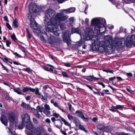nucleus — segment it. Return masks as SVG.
Here are the masks:
<instances>
[{
	"instance_id": "obj_16",
	"label": "nucleus",
	"mask_w": 135,
	"mask_h": 135,
	"mask_svg": "<svg viewBox=\"0 0 135 135\" xmlns=\"http://www.w3.org/2000/svg\"><path fill=\"white\" fill-rule=\"evenodd\" d=\"M1 120L2 123L5 126H7V117L3 115H2L1 118Z\"/></svg>"
},
{
	"instance_id": "obj_39",
	"label": "nucleus",
	"mask_w": 135,
	"mask_h": 135,
	"mask_svg": "<svg viewBox=\"0 0 135 135\" xmlns=\"http://www.w3.org/2000/svg\"><path fill=\"white\" fill-rule=\"evenodd\" d=\"M59 26L60 28L62 30H64L65 28V25L64 24H61L59 25Z\"/></svg>"
},
{
	"instance_id": "obj_8",
	"label": "nucleus",
	"mask_w": 135,
	"mask_h": 135,
	"mask_svg": "<svg viewBox=\"0 0 135 135\" xmlns=\"http://www.w3.org/2000/svg\"><path fill=\"white\" fill-rule=\"evenodd\" d=\"M126 44L127 47H130L132 45H135V35L127 37L126 40Z\"/></svg>"
},
{
	"instance_id": "obj_27",
	"label": "nucleus",
	"mask_w": 135,
	"mask_h": 135,
	"mask_svg": "<svg viewBox=\"0 0 135 135\" xmlns=\"http://www.w3.org/2000/svg\"><path fill=\"white\" fill-rule=\"evenodd\" d=\"M75 21V19L74 17H70L68 21V23L70 24L73 23Z\"/></svg>"
},
{
	"instance_id": "obj_38",
	"label": "nucleus",
	"mask_w": 135,
	"mask_h": 135,
	"mask_svg": "<svg viewBox=\"0 0 135 135\" xmlns=\"http://www.w3.org/2000/svg\"><path fill=\"white\" fill-rule=\"evenodd\" d=\"M62 74L64 77L69 78V77L68 75L65 72H63L62 73Z\"/></svg>"
},
{
	"instance_id": "obj_50",
	"label": "nucleus",
	"mask_w": 135,
	"mask_h": 135,
	"mask_svg": "<svg viewBox=\"0 0 135 135\" xmlns=\"http://www.w3.org/2000/svg\"><path fill=\"white\" fill-rule=\"evenodd\" d=\"M64 65L65 66L68 67H69L71 66L70 64L69 63H64Z\"/></svg>"
},
{
	"instance_id": "obj_3",
	"label": "nucleus",
	"mask_w": 135,
	"mask_h": 135,
	"mask_svg": "<svg viewBox=\"0 0 135 135\" xmlns=\"http://www.w3.org/2000/svg\"><path fill=\"white\" fill-rule=\"evenodd\" d=\"M46 31L48 32H52L55 35L58 36L59 33L57 31L58 25L52 24L51 22H47L45 23Z\"/></svg>"
},
{
	"instance_id": "obj_45",
	"label": "nucleus",
	"mask_w": 135,
	"mask_h": 135,
	"mask_svg": "<svg viewBox=\"0 0 135 135\" xmlns=\"http://www.w3.org/2000/svg\"><path fill=\"white\" fill-rule=\"evenodd\" d=\"M6 45L7 47L9 46V45L11 44V42L9 40H7L6 41Z\"/></svg>"
},
{
	"instance_id": "obj_33",
	"label": "nucleus",
	"mask_w": 135,
	"mask_h": 135,
	"mask_svg": "<svg viewBox=\"0 0 135 135\" xmlns=\"http://www.w3.org/2000/svg\"><path fill=\"white\" fill-rule=\"evenodd\" d=\"M45 109L46 111H50L49 110L50 109V108L49 105L47 104H46L44 105Z\"/></svg>"
},
{
	"instance_id": "obj_40",
	"label": "nucleus",
	"mask_w": 135,
	"mask_h": 135,
	"mask_svg": "<svg viewBox=\"0 0 135 135\" xmlns=\"http://www.w3.org/2000/svg\"><path fill=\"white\" fill-rule=\"evenodd\" d=\"M24 126L25 123L22 122L21 125H20L18 126V128L19 129H22L23 128Z\"/></svg>"
},
{
	"instance_id": "obj_35",
	"label": "nucleus",
	"mask_w": 135,
	"mask_h": 135,
	"mask_svg": "<svg viewBox=\"0 0 135 135\" xmlns=\"http://www.w3.org/2000/svg\"><path fill=\"white\" fill-rule=\"evenodd\" d=\"M68 117L70 120H74V119L75 117H73L70 114H69L67 115Z\"/></svg>"
},
{
	"instance_id": "obj_49",
	"label": "nucleus",
	"mask_w": 135,
	"mask_h": 135,
	"mask_svg": "<svg viewBox=\"0 0 135 135\" xmlns=\"http://www.w3.org/2000/svg\"><path fill=\"white\" fill-rule=\"evenodd\" d=\"M42 67L43 69L44 70L46 71H50V70L49 69H48L47 67H46L45 66H42Z\"/></svg>"
},
{
	"instance_id": "obj_37",
	"label": "nucleus",
	"mask_w": 135,
	"mask_h": 135,
	"mask_svg": "<svg viewBox=\"0 0 135 135\" xmlns=\"http://www.w3.org/2000/svg\"><path fill=\"white\" fill-rule=\"evenodd\" d=\"M89 21V19L88 18H86L85 19V22L83 20L82 21V23L83 24H85L87 25Z\"/></svg>"
},
{
	"instance_id": "obj_7",
	"label": "nucleus",
	"mask_w": 135,
	"mask_h": 135,
	"mask_svg": "<svg viewBox=\"0 0 135 135\" xmlns=\"http://www.w3.org/2000/svg\"><path fill=\"white\" fill-rule=\"evenodd\" d=\"M27 123L26 134L27 135H33L34 132L36 130V129L33 127L32 124L30 122Z\"/></svg>"
},
{
	"instance_id": "obj_12",
	"label": "nucleus",
	"mask_w": 135,
	"mask_h": 135,
	"mask_svg": "<svg viewBox=\"0 0 135 135\" xmlns=\"http://www.w3.org/2000/svg\"><path fill=\"white\" fill-rule=\"evenodd\" d=\"M22 122L25 123H29L30 121V117L27 114H24L22 115Z\"/></svg>"
},
{
	"instance_id": "obj_19",
	"label": "nucleus",
	"mask_w": 135,
	"mask_h": 135,
	"mask_svg": "<svg viewBox=\"0 0 135 135\" xmlns=\"http://www.w3.org/2000/svg\"><path fill=\"white\" fill-rule=\"evenodd\" d=\"M71 32L72 33H78L80 36L81 37V32L80 29L78 28H72L71 30Z\"/></svg>"
},
{
	"instance_id": "obj_48",
	"label": "nucleus",
	"mask_w": 135,
	"mask_h": 135,
	"mask_svg": "<svg viewBox=\"0 0 135 135\" xmlns=\"http://www.w3.org/2000/svg\"><path fill=\"white\" fill-rule=\"evenodd\" d=\"M13 54L15 55L16 56H18L19 57L21 58L22 57L21 56V55L19 54H18L17 52H14Z\"/></svg>"
},
{
	"instance_id": "obj_32",
	"label": "nucleus",
	"mask_w": 135,
	"mask_h": 135,
	"mask_svg": "<svg viewBox=\"0 0 135 135\" xmlns=\"http://www.w3.org/2000/svg\"><path fill=\"white\" fill-rule=\"evenodd\" d=\"M84 43V41L82 39H81L80 41H78L77 44L79 46H81V45Z\"/></svg>"
},
{
	"instance_id": "obj_51",
	"label": "nucleus",
	"mask_w": 135,
	"mask_h": 135,
	"mask_svg": "<svg viewBox=\"0 0 135 135\" xmlns=\"http://www.w3.org/2000/svg\"><path fill=\"white\" fill-rule=\"evenodd\" d=\"M35 92V94H36L38 95V94L40 93L39 92V91L38 89L37 88H36V91Z\"/></svg>"
},
{
	"instance_id": "obj_15",
	"label": "nucleus",
	"mask_w": 135,
	"mask_h": 135,
	"mask_svg": "<svg viewBox=\"0 0 135 135\" xmlns=\"http://www.w3.org/2000/svg\"><path fill=\"white\" fill-rule=\"evenodd\" d=\"M75 10V8L74 7H71L66 9L62 10V11L65 12L66 14H68L70 13L74 12Z\"/></svg>"
},
{
	"instance_id": "obj_25",
	"label": "nucleus",
	"mask_w": 135,
	"mask_h": 135,
	"mask_svg": "<svg viewBox=\"0 0 135 135\" xmlns=\"http://www.w3.org/2000/svg\"><path fill=\"white\" fill-rule=\"evenodd\" d=\"M73 122L77 126H78L81 124V122L79 119L76 117L74 119Z\"/></svg>"
},
{
	"instance_id": "obj_6",
	"label": "nucleus",
	"mask_w": 135,
	"mask_h": 135,
	"mask_svg": "<svg viewBox=\"0 0 135 135\" xmlns=\"http://www.w3.org/2000/svg\"><path fill=\"white\" fill-rule=\"evenodd\" d=\"M93 34V30L90 28H88L85 29L83 36L85 40H88L91 39Z\"/></svg>"
},
{
	"instance_id": "obj_57",
	"label": "nucleus",
	"mask_w": 135,
	"mask_h": 135,
	"mask_svg": "<svg viewBox=\"0 0 135 135\" xmlns=\"http://www.w3.org/2000/svg\"><path fill=\"white\" fill-rule=\"evenodd\" d=\"M118 135H126V134H125L124 132H119L117 133Z\"/></svg>"
},
{
	"instance_id": "obj_44",
	"label": "nucleus",
	"mask_w": 135,
	"mask_h": 135,
	"mask_svg": "<svg viewBox=\"0 0 135 135\" xmlns=\"http://www.w3.org/2000/svg\"><path fill=\"white\" fill-rule=\"evenodd\" d=\"M24 70L27 72H31L32 71V70L30 68H26L24 69Z\"/></svg>"
},
{
	"instance_id": "obj_9",
	"label": "nucleus",
	"mask_w": 135,
	"mask_h": 135,
	"mask_svg": "<svg viewBox=\"0 0 135 135\" xmlns=\"http://www.w3.org/2000/svg\"><path fill=\"white\" fill-rule=\"evenodd\" d=\"M28 18L30 20V25L31 27L33 29H35L37 26V24L36 22L34 19L32 18L30 14L28 15Z\"/></svg>"
},
{
	"instance_id": "obj_4",
	"label": "nucleus",
	"mask_w": 135,
	"mask_h": 135,
	"mask_svg": "<svg viewBox=\"0 0 135 135\" xmlns=\"http://www.w3.org/2000/svg\"><path fill=\"white\" fill-rule=\"evenodd\" d=\"M68 18V16L65 15L62 12L58 13L54 17V21H52V19H51L50 21L48 22H51L52 24L58 25V23L60 21L64 20Z\"/></svg>"
},
{
	"instance_id": "obj_47",
	"label": "nucleus",
	"mask_w": 135,
	"mask_h": 135,
	"mask_svg": "<svg viewBox=\"0 0 135 135\" xmlns=\"http://www.w3.org/2000/svg\"><path fill=\"white\" fill-rule=\"evenodd\" d=\"M6 26L8 28L9 30H11L12 29V27L8 23H6Z\"/></svg>"
},
{
	"instance_id": "obj_13",
	"label": "nucleus",
	"mask_w": 135,
	"mask_h": 135,
	"mask_svg": "<svg viewBox=\"0 0 135 135\" xmlns=\"http://www.w3.org/2000/svg\"><path fill=\"white\" fill-rule=\"evenodd\" d=\"M76 113L77 114V116L78 117L80 118L84 122H86L88 121V119L84 117V115L81 111L77 110L76 112Z\"/></svg>"
},
{
	"instance_id": "obj_54",
	"label": "nucleus",
	"mask_w": 135,
	"mask_h": 135,
	"mask_svg": "<svg viewBox=\"0 0 135 135\" xmlns=\"http://www.w3.org/2000/svg\"><path fill=\"white\" fill-rule=\"evenodd\" d=\"M108 27L109 29H112L114 28V26L113 25H108Z\"/></svg>"
},
{
	"instance_id": "obj_17",
	"label": "nucleus",
	"mask_w": 135,
	"mask_h": 135,
	"mask_svg": "<svg viewBox=\"0 0 135 135\" xmlns=\"http://www.w3.org/2000/svg\"><path fill=\"white\" fill-rule=\"evenodd\" d=\"M37 27L35 29H33V31L34 32L36 36H38L40 33H42L44 34H46V32L45 31H41L40 30H39L37 28Z\"/></svg>"
},
{
	"instance_id": "obj_42",
	"label": "nucleus",
	"mask_w": 135,
	"mask_h": 135,
	"mask_svg": "<svg viewBox=\"0 0 135 135\" xmlns=\"http://www.w3.org/2000/svg\"><path fill=\"white\" fill-rule=\"evenodd\" d=\"M52 116H54L56 118H57L59 117V114L56 113H54V112L53 114L52 115Z\"/></svg>"
},
{
	"instance_id": "obj_62",
	"label": "nucleus",
	"mask_w": 135,
	"mask_h": 135,
	"mask_svg": "<svg viewBox=\"0 0 135 135\" xmlns=\"http://www.w3.org/2000/svg\"><path fill=\"white\" fill-rule=\"evenodd\" d=\"M128 76L131 77L132 76V74L131 73H128L126 74Z\"/></svg>"
},
{
	"instance_id": "obj_10",
	"label": "nucleus",
	"mask_w": 135,
	"mask_h": 135,
	"mask_svg": "<svg viewBox=\"0 0 135 135\" xmlns=\"http://www.w3.org/2000/svg\"><path fill=\"white\" fill-rule=\"evenodd\" d=\"M125 44V40L123 38L118 39L116 40V46L118 47L121 48Z\"/></svg>"
},
{
	"instance_id": "obj_23",
	"label": "nucleus",
	"mask_w": 135,
	"mask_h": 135,
	"mask_svg": "<svg viewBox=\"0 0 135 135\" xmlns=\"http://www.w3.org/2000/svg\"><path fill=\"white\" fill-rule=\"evenodd\" d=\"M60 117L65 125L69 127H71V124L67 122L65 119L61 116H60Z\"/></svg>"
},
{
	"instance_id": "obj_1",
	"label": "nucleus",
	"mask_w": 135,
	"mask_h": 135,
	"mask_svg": "<svg viewBox=\"0 0 135 135\" xmlns=\"http://www.w3.org/2000/svg\"><path fill=\"white\" fill-rule=\"evenodd\" d=\"M112 40L111 36L109 35L105 36L104 37V41H99L98 40H95L93 42V47L95 50L102 49L107 52L110 54L112 52L110 46Z\"/></svg>"
},
{
	"instance_id": "obj_2",
	"label": "nucleus",
	"mask_w": 135,
	"mask_h": 135,
	"mask_svg": "<svg viewBox=\"0 0 135 135\" xmlns=\"http://www.w3.org/2000/svg\"><path fill=\"white\" fill-rule=\"evenodd\" d=\"M101 21L104 24L106 23V21L104 19L101 18H93L91 22V25L95 26V31L99 34L100 32L102 33L105 30V27L104 25L101 23Z\"/></svg>"
},
{
	"instance_id": "obj_20",
	"label": "nucleus",
	"mask_w": 135,
	"mask_h": 135,
	"mask_svg": "<svg viewBox=\"0 0 135 135\" xmlns=\"http://www.w3.org/2000/svg\"><path fill=\"white\" fill-rule=\"evenodd\" d=\"M21 105L24 108L26 109H29L30 107V105L28 104H26L24 102H23L22 104H21Z\"/></svg>"
},
{
	"instance_id": "obj_53",
	"label": "nucleus",
	"mask_w": 135,
	"mask_h": 135,
	"mask_svg": "<svg viewBox=\"0 0 135 135\" xmlns=\"http://www.w3.org/2000/svg\"><path fill=\"white\" fill-rule=\"evenodd\" d=\"M54 124L55 125L56 127L58 128L59 129H60L61 128V126H59L57 124L56 125V122L54 123Z\"/></svg>"
},
{
	"instance_id": "obj_34",
	"label": "nucleus",
	"mask_w": 135,
	"mask_h": 135,
	"mask_svg": "<svg viewBox=\"0 0 135 135\" xmlns=\"http://www.w3.org/2000/svg\"><path fill=\"white\" fill-rule=\"evenodd\" d=\"M30 87H24L22 90V91L23 92H27L29 90H30Z\"/></svg>"
},
{
	"instance_id": "obj_43",
	"label": "nucleus",
	"mask_w": 135,
	"mask_h": 135,
	"mask_svg": "<svg viewBox=\"0 0 135 135\" xmlns=\"http://www.w3.org/2000/svg\"><path fill=\"white\" fill-rule=\"evenodd\" d=\"M11 37L15 41L16 40V38L15 34L13 33V35L11 36Z\"/></svg>"
},
{
	"instance_id": "obj_41",
	"label": "nucleus",
	"mask_w": 135,
	"mask_h": 135,
	"mask_svg": "<svg viewBox=\"0 0 135 135\" xmlns=\"http://www.w3.org/2000/svg\"><path fill=\"white\" fill-rule=\"evenodd\" d=\"M26 32L27 33V36L29 38H30L31 36L28 29L27 28L26 29Z\"/></svg>"
},
{
	"instance_id": "obj_55",
	"label": "nucleus",
	"mask_w": 135,
	"mask_h": 135,
	"mask_svg": "<svg viewBox=\"0 0 135 135\" xmlns=\"http://www.w3.org/2000/svg\"><path fill=\"white\" fill-rule=\"evenodd\" d=\"M45 122L47 123H50L51 121L50 120L49 118H47L45 120Z\"/></svg>"
},
{
	"instance_id": "obj_5",
	"label": "nucleus",
	"mask_w": 135,
	"mask_h": 135,
	"mask_svg": "<svg viewBox=\"0 0 135 135\" xmlns=\"http://www.w3.org/2000/svg\"><path fill=\"white\" fill-rule=\"evenodd\" d=\"M55 14V12L54 10L51 9L47 10L46 11L45 13V17L44 20V21L46 22L45 23H47L48 21H50L51 19H52V21H54Z\"/></svg>"
},
{
	"instance_id": "obj_21",
	"label": "nucleus",
	"mask_w": 135,
	"mask_h": 135,
	"mask_svg": "<svg viewBox=\"0 0 135 135\" xmlns=\"http://www.w3.org/2000/svg\"><path fill=\"white\" fill-rule=\"evenodd\" d=\"M8 117L9 121L11 122H13L15 120V116L12 114H9Z\"/></svg>"
},
{
	"instance_id": "obj_26",
	"label": "nucleus",
	"mask_w": 135,
	"mask_h": 135,
	"mask_svg": "<svg viewBox=\"0 0 135 135\" xmlns=\"http://www.w3.org/2000/svg\"><path fill=\"white\" fill-rule=\"evenodd\" d=\"M53 105L55 107L58 108L60 110L62 111L63 112H66L64 110L62 109L60 106L58 105L57 103L56 102H55V103Z\"/></svg>"
},
{
	"instance_id": "obj_61",
	"label": "nucleus",
	"mask_w": 135,
	"mask_h": 135,
	"mask_svg": "<svg viewBox=\"0 0 135 135\" xmlns=\"http://www.w3.org/2000/svg\"><path fill=\"white\" fill-rule=\"evenodd\" d=\"M20 49L22 50L24 52H25L24 50V48L23 47H22V46H20Z\"/></svg>"
},
{
	"instance_id": "obj_29",
	"label": "nucleus",
	"mask_w": 135,
	"mask_h": 135,
	"mask_svg": "<svg viewBox=\"0 0 135 135\" xmlns=\"http://www.w3.org/2000/svg\"><path fill=\"white\" fill-rule=\"evenodd\" d=\"M78 126H79V129H80L83 131L86 132H87V131L85 129L83 126L81 125V124H80Z\"/></svg>"
},
{
	"instance_id": "obj_24",
	"label": "nucleus",
	"mask_w": 135,
	"mask_h": 135,
	"mask_svg": "<svg viewBox=\"0 0 135 135\" xmlns=\"http://www.w3.org/2000/svg\"><path fill=\"white\" fill-rule=\"evenodd\" d=\"M11 89L14 90V91L15 92H16L18 94L20 95L22 94V93L21 92V90L20 88H17L16 89L12 88H11Z\"/></svg>"
},
{
	"instance_id": "obj_22",
	"label": "nucleus",
	"mask_w": 135,
	"mask_h": 135,
	"mask_svg": "<svg viewBox=\"0 0 135 135\" xmlns=\"http://www.w3.org/2000/svg\"><path fill=\"white\" fill-rule=\"evenodd\" d=\"M55 40V38L53 36H51L48 39V41L49 44H51L54 42Z\"/></svg>"
},
{
	"instance_id": "obj_31",
	"label": "nucleus",
	"mask_w": 135,
	"mask_h": 135,
	"mask_svg": "<svg viewBox=\"0 0 135 135\" xmlns=\"http://www.w3.org/2000/svg\"><path fill=\"white\" fill-rule=\"evenodd\" d=\"M123 105H117L116 106H113L112 107L115 109H120L123 108Z\"/></svg>"
},
{
	"instance_id": "obj_63",
	"label": "nucleus",
	"mask_w": 135,
	"mask_h": 135,
	"mask_svg": "<svg viewBox=\"0 0 135 135\" xmlns=\"http://www.w3.org/2000/svg\"><path fill=\"white\" fill-rule=\"evenodd\" d=\"M86 86L88 87L91 90H93V89L89 85L87 84L86 85Z\"/></svg>"
},
{
	"instance_id": "obj_59",
	"label": "nucleus",
	"mask_w": 135,
	"mask_h": 135,
	"mask_svg": "<svg viewBox=\"0 0 135 135\" xmlns=\"http://www.w3.org/2000/svg\"><path fill=\"white\" fill-rule=\"evenodd\" d=\"M4 20L7 22H8L9 20L8 18L7 17V16H5L4 18Z\"/></svg>"
},
{
	"instance_id": "obj_60",
	"label": "nucleus",
	"mask_w": 135,
	"mask_h": 135,
	"mask_svg": "<svg viewBox=\"0 0 135 135\" xmlns=\"http://www.w3.org/2000/svg\"><path fill=\"white\" fill-rule=\"evenodd\" d=\"M61 133L64 135H67L66 133V132L64 131L61 130Z\"/></svg>"
},
{
	"instance_id": "obj_46",
	"label": "nucleus",
	"mask_w": 135,
	"mask_h": 135,
	"mask_svg": "<svg viewBox=\"0 0 135 135\" xmlns=\"http://www.w3.org/2000/svg\"><path fill=\"white\" fill-rule=\"evenodd\" d=\"M89 77L91 78L92 79H94V80H99V78H97L96 77H94L92 76H89Z\"/></svg>"
},
{
	"instance_id": "obj_56",
	"label": "nucleus",
	"mask_w": 135,
	"mask_h": 135,
	"mask_svg": "<svg viewBox=\"0 0 135 135\" xmlns=\"http://www.w3.org/2000/svg\"><path fill=\"white\" fill-rule=\"evenodd\" d=\"M97 84H99V85H102L103 88H104L105 87V85H104L103 83H102L99 82L97 83Z\"/></svg>"
},
{
	"instance_id": "obj_11",
	"label": "nucleus",
	"mask_w": 135,
	"mask_h": 135,
	"mask_svg": "<svg viewBox=\"0 0 135 135\" xmlns=\"http://www.w3.org/2000/svg\"><path fill=\"white\" fill-rule=\"evenodd\" d=\"M70 34L69 33V32L67 31L64 32L63 36V39L66 42L68 45H69L70 44V40H69V37L70 36Z\"/></svg>"
},
{
	"instance_id": "obj_36",
	"label": "nucleus",
	"mask_w": 135,
	"mask_h": 135,
	"mask_svg": "<svg viewBox=\"0 0 135 135\" xmlns=\"http://www.w3.org/2000/svg\"><path fill=\"white\" fill-rule=\"evenodd\" d=\"M35 133V135H41V133L40 131L39 130H36L34 132V133Z\"/></svg>"
},
{
	"instance_id": "obj_14",
	"label": "nucleus",
	"mask_w": 135,
	"mask_h": 135,
	"mask_svg": "<svg viewBox=\"0 0 135 135\" xmlns=\"http://www.w3.org/2000/svg\"><path fill=\"white\" fill-rule=\"evenodd\" d=\"M37 6L35 4H31L29 7V10L30 12H36L37 11Z\"/></svg>"
},
{
	"instance_id": "obj_18",
	"label": "nucleus",
	"mask_w": 135,
	"mask_h": 135,
	"mask_svg": "<svg viewBox=\"0 0 135 135\" xmlns=\"http://www.w3.org/2000/svg\"><path fill=\"white\" fill-rule=\"evenodd\" d=\"M40 112H43L47 116H48V115H50L51 114V111H47L45 110V108L42 107H41L40 110Z\"/></svg>"
},
{
	"instance_id": "obj_30",
	"label": "nucleus",
	"mask_w": 135,
	"mask_h": 135,
	"mask_svg": "<svg viewBox=\"0 0 135 135\" xmlns=\"http://www.w3.org/2000/svg\"><path fill=\"white\" fill-rule=\"evenodd\" d=\"M13 26L15 28H17L18 27V23L16 20H15L14 21L13 23Z\"/></svg>"
},
{
	"instance_id": "obj_58",
	"label": "nucleus",
	"mask_w": 135,
	"mask_h": 135,
	"mask_svg": "<svg viewBox=\"0 0 135 135\" xmlns=\"http://www.w3.org/2000/svg\"><path fill=\"white\" fill-rule=\"evenodd\" d=\"M31 97L30 96H28L26 97V99L27 100H29L31 99Z\"/></svg>"
},
{
	"instance_id": "obj_52",
	"label": "nucleus",
	"mask_w": 135,
	"mask_h": 135,
	"mask_svg": "<svg viewBox=\"0 0 135 135\" xmlns=\"http://www.w3.org/2000/svg\"><path fill=\"white\" fill-rule=\"evenodd\" d=\"M33 92H34L36 91V88L33 89L31 87H30V90Z\"/></svg>"
},
{
	"instance_id": "obj_64",
	"label": "nucleus",
	"mask_w": 135,
	"mask_h": 135,
	"mask_svg": "<svg viewBox=\"0 0 135 135\" xmlns=\"http://www.w3.org/2000/svg\"><path fill=\"white\" fill-rule=\"evenodd\" d=\"M68 105L69 106V109L70 111L72 107V105L71 104H68Z\"/></svg>"
},
{
	"instance_id": "obj_28",
	"label": "nucleus",
	"mask_w": 135,
	"mask_h": 135,
	"mask_svg": "<svg viewBox=\"0 0 135 135\" xmlns=\"http://www.w3.org/2000/svg\"><path fill=\"white\" fill-rule=\"evenodd\" d=\"M97 128L98 129L101 130H105V126L102 124H99L97 126Z\"/></svg>"
}]
</instances>
